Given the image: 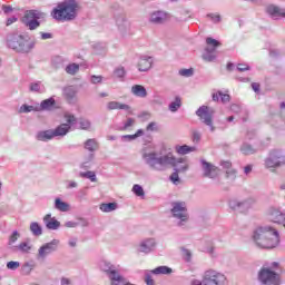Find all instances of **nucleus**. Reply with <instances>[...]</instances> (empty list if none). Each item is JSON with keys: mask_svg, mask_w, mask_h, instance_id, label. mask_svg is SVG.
Segmentation results:
<instances>
[{"mask_svg": "<svg viewBox=\"0 0 285 285\" xmlns=\"http://www.w3.org/2000/svg\"><path fill=\"white\" fill-rule=\"evenodd\" d=\"M141 159L149 170L164 173L168 168H174L176 173H186L188 165L183 158H176L173 154L160 155L153 146H146L140 150Z\"/></svg>", "mask_w": 285, "mask_h": 285, "instance_id": "f257e3e1", "label": "nucleus"}, {"mask_svg": "<svg viewBox=\"0 0 285 285\" xmlns=\"http://www.w3.org/2000/svg\"><path fill=\"white\" fill-rule=\"evenodd\" d=\"M254 242L259 248H276L279 246V232L272 226H262L254 232Z\"/></svg>", "mask_w": 285, "mask_h": 285, "instance_id": "f03ea898", "label": "nucleus"}, {"mask_svg": "<svg viewBox=\"0 0 285 285\" xmlns=\"http://www.w3.org/2000/svg\"><path fill=\"white\" fill-rule=\"evenodd\" d=\"M77 10H79V3L76 0H66L52 10L51 16L57 21H72L77 19Z\"/></svg>", "mask_w": 285, "mask_h": 285, "instance_id": "7ed1b4c3", "label": "nucleus"}, {"mask_svg": "<svg viewBox=\"0 0 285 285\" xmlns=\"http://www.w3.org/2000/svg\"><path fill=\"white\" fill-rule=\"evenodd\" d=\"M7 46L16 52L28 53L35 48V42L28 35L13 33L8 37Z\"/></svg>", "mask_w": 285, "mask_h": 285, "instance_id": "20e7f679", "label": "nucleus"}, {"mask_svg": "<svg viewBox=\"0 0 285 285\" xmlns=\"http://www.w3.org/2000/svg\"><path fill=\"white\" fill-rule=\"evenodd\" d=\"M171 215L174 219L177 220V226L179 228H185L186 224H188V207L186 202H173L171 203Z\"/></svg>", "mask_w": 285, "mask_h": 285, "instance_id": "39448f33", "label": "nucleus"}, {"mask_svg": "<svg viewBox=\"0 0 285 285\" xmlns=\"http://www.w3.org/2000/svg\"><path fill=\"white\" fill-rule=\"evenodd\" d=\"M258 282L262 285H282V275L269 267H263L258 272Z\"/></svg>", "mask_w": 285, "mask_h": 285, "instance_id": "423d86ee", "label": "nucleus"}, {"mask_svg": "<svg viewBox=\"0 0 285 285\" xmlns=\"http://www.w3.org/2000/svg\"><path fill=\"white\" fill-rule=\"evenodd\" d=\"M285 166V150L284 149H272L268 157L265 159V168H282Z\"/></svg>", "mask_w": 285, "mask_h": 285, "instance_id": "0eeeda50", "label": "nucleus"}, {"mask_svg": "<svg viewBox=\"0 0 285 285\" xmlns=\"http://www.w3.org/2000/svg\"><path fill=\"white\" fill-rule=\"evenodd\" d=\"M46 13L39 11V10H28L24 13V17L22 19L24 26L29 28V30H37L41 26V22H39V19H43Z\"/></svg>", "mask_w": 285, "mask_h": 285, "instance_id": "6e6552de", "label": "nucleus"}, {"mask_svg": "<svg viewBox=\"0 0 285 285\" xmlns=\"http://www.w3.org/2000/svg\"><path fill=\"white\" fill-rule=\"evenodd\" d=\"M204 285H226V275L214 269H208L203 275Z\"/></svg>", "mask_w": 285, "mask_h": 285, "instance_id": "1a4fd4ad", "label": "nucleus"}, {"mask_svg": "<svg viewBox=\"0 0 285 285\" xmlns=\"http://www.w3.org/2000/svg\"><path fill=\"white\" fill-rule=\"evenodd\" d=\"M196 115L205 126H208L210 132H215V127L213 126V115H215V109L203 105L196 110Z\"/></svg>", "mask_w": 285, "mask_h": 285, "instance_id": "9d476101", "label": "nucleus"}, {"mask_svg": "<svg viewBox=\"0 0 285 285\" xmlns=\"http://www.w3.org/2000/svg\"><path fill=\"white\" fill-rule=\"evenodd\" d=\"M206 45L205 51L203 53V60L207 61L208 63L215 61L217 59V55H215V50L222 46V42L219 40H216L214 38H206Z\"/></svg>", "mask_w": 285, "mask_h": 285, "instance_id": "9b49d317", "label": "nucleus"}, {"mask_svg": "<svg viewBox=\"0 0 285 285\" xmlns=\"http://www.w3.org/2000/svg\"><path fill=\"white\" fill-rule=\"evenodd\" d=\"M59 244H60L59 239H52L51 242L40 246V248L38 249L37 259H46L48 255H52V253H57V250H59Z\"/></svg>", "mask_w": 285, "mask_h": 285, "instance_id": "f8f14e48", "label": "nucleus"}, {"mask_svg": "<svg viewBox=\"0 0 285 285\" xmlns=\"http://www.w3.org/2000/svg\"><path fill=\"white\" fill-rule=\"evenodd\" d=\"M253 206H255L254 198H248L243 202L237 199L229 200V208H232V210H236L237 213H248Z\"/></svg>", "mask_w": 285, "mask_h": 285, "instance_id": "ddd939ff", "label": "nucleus"}, {"mask_svg": "<svg viewBox=\"0 0 285 285\" xmlns=\"http://www.w3.org/2000/svg\"><path fill=\"white\" fill-rule=\"evenodd\" d=\"M85 150H88L89 153V156L87 157V161L82 163L80 168H90V161H92V159H95V154L92 153H96V150H99V142H97V139L95 138H90V139H87L86 142H85Z\"/></svg>", "mask_w": 285, "mask_h": 285, "instance_id": "4468645a", "label": "nucleus"}, {"mask_svg": "<svg viewBox=\"0 0 285 285\" xmlns=\"http://www.w3.org/2000/svg\"><path fill=\"white\" fill-rule=\"evenodd\" d=\"M267 219L273 222V224H278L282 226L285 222V210L281 207L272 206L267 209Z\"/></svg>", "mask_w": 285, "mask_h": 285, "instance_id": "2eb2a0df", "label": "nucleus"}, {"mask_svg": "<svg viewBox=\"0 0 285 285\" xmlns=\"http://www.w3.org/2000/svg\"><path fill=\"white\" fill-rule=\"evenodd\" d=\"M155 248H157V239L155 238H145L137 245L138 253H144V255H150Z\"/></svg>", "mask_w": 285, "mask_h": 285, "instance_id": "dca6fc26", "label": "nucleus"}, {"mask_svg": "<svg viewBox=\"0 0 285 285\" xmlns=\"http://www.w3.org/2000/svg\"><path fill=\"white\" fill-rule=\"evenodd\" d=\"M153 63H155V58L148 55H141L138 58L137 69L139 72H148L153 68Z\"/></svg>", "mask_w": 285, "mask_h": 285, "instance_id": "f3484780", "label": "nucleus"}, {"mask_svg": "<svg viewBox=\"0 0 285 285\" xmlns=\"http://www.w3.org/2000/svg\"><path fill=\"white\" fill-rule=\"evenodd\" d=\"M200 164L203 166L204 177H208L209 179H215V177H217V175H219V168H217L213 164H210L204 159L200 160Z\"/></svg>", "mask_w": 285, "mask_h": 285, "instance_id": "a211bd4d", "label": "nucleus"}, {"mask_svg": "<svg viewBox=\"0 0 285 285\" xmlns=\"http://www.w3.org/2000/svg\"><path fill=\"white\" fill-rule=\"evenodd\" d=\"M62 95L68 104H76L77 102V87L75 86H67L62 89Z\"/></svg>", "mask_w": 285, "mask_h": 285, "instance_id": "6ab92c4d", "label": "nucleus"}, {"mask_svg": "<svg viewBox=\"0 0 285 285\" xmlns=\"http://www.w3.org/2000/svg\"><path fill=\"white\" fill-rule=\"evenodd\" d=\"M43 224L48 230H59L61 227V223L52 217V214H47L43 217Z\"/></svg>", "mask_w": 285, "mask_h": 285, "instance_id": "aec40b11", "label": "nucleus"}, {"mask_svg": "<svg viewBox=\"0 0 285 285\" xmlns=\"http://www.w3.org/2000/svg\"><path fill=\"white\" fill-rule=\"evenodd\" d=\"M266 12L272 19H281V17H285V9H282L275 4L267 6Z\"/></svg>", "mask_w": 285, "mask_h": 285, "instance_id": "412c9836", "label": "nucleus"}, {"mask_svg": "<svg viewBox=\"0 0 285 285\" xmlns=\"http://www.w3.org/2000/svg\"><path fill=\"white\" fill-rule=\"evenodd\" d=\"M107 110H126L129 115L132 112L130 105L121 104L119 101H109L107 104Z\"/></svg>", "mask_w": 285, "mask_h": 285, "instance_id": "4be33fe9", "label": "nucleus"}, {"mask_svg": "<svg viewBox=\"0 0 285 285\" xmlns=\"http://www.w3.org/2000/svg\"><path fill=\"white\" fill-rule=\"evenodd\" d=\"M37 141H51L55 139V135L52 129L41 130L36 134Z\"/></svg>", "mask_w": 285, "mask_h": 285, "instance_id": "5701e85b", "label": "nucleus"}, {"mask_svg": "<svg viewBox=\"0 0 285 285\" xmlns=\"http://www.w3.org/2000/svg\"><path fill=\"white\" fill-rule=\"evenodd\" d=\"M131 95H134V97H139L140 99H146V97H148V91L146 90V87L141 85H134L131 87Z\"/></svg>", "mask_w": 285, "mask_h": 285, "instance_id": "b1692460", "label": "nucleus"}, {"mask_svg": "<svg viewBox=\"0 0 285 285\" xmlns=\"http://www.w3.org/2000/svg\"><path fill=\"white\" fill-rule=\"evenodd\" d=\"M220 166L226 170V178L230 179V181H235V177H237V171L230 168L233 164H230V161L227 160V161H222Z\"/></svg>", "mask_w": 285, "mask_h": 285, "instance_id": "393cba45", "label": "nucleus"}, {"mask_svg": "<svg viewBox=\"0 0 285 285\" xmlns=\"http://www.w3.org/2000/svg\"><path fill=\"white\" fill-rule=\"evenodd\" d=\"M53 138L55 137H66L70 132V125L61 124L60 126L52 129Z\"/></svg>", "mask_w": 285, "mask_h": 285, "instance_id": "a878e982", "label": "nucleus"}, {"mask_svg": "<svg viewBox=\"0 0 285 285\" xmlns=\"http://www.w3.org/2000/svg\"><path fill=\"white\" fill-rule=\"evenodd\" d=\"M55 106H57V101L55 97H50L41 101L40 110H55Z\"/></svg>", "mask_w": 285, "mask_h": 285, "instance_id": "bb28decb", "label": "nucleus"}, {"mask_svg": "<svg viewBox=\"0 0 285 285\" xmlns=\"http://www.w3.org/2000/svg\"><path fill=\"white\" fill-rule=\"evenodd\" d=\"M53 206L56 210H59L60 213H68V210H70V204L61 200V198H56Z\"/></svg>", "mask_w": 285, "mask_h": 285, "instance_id": "cd10ccee", "label": "nucleus"}, {"mask_svg": "<svg viewBox=\"0 0 285 285\" xmlns=\"http://www.w3.org/2000/svg\"><path fill=\"white\" fill-rule=\"evenodd\" d=\"M166 21V12L164 11H156L150 16L151 23H164Z\"/></svg>", "mask_w": 285, "mask_h": 285, "instance_id": "c85d7f7f", "label": "nucleus"}, {"mask_svg": "<svg viewBox=\"0 0 285 285\" xmlns=\"http://www.w3.org/2000/svg\"><path fill=\"white\" fill-rule=\"evenodd\" d=\"M175 150L178 155H189V153H195V150H197L196 147H190L188 145H177L175 147Z\"/></svg>", "mask_w": 285, "mask_h": 285, "instance_id": "c756f323", "label": "nucleus"}, {"mask_svg": "<svg viewBox=\"0 0 285 285\" xmlns=\"http://www.w3.org/2000/svg\"><path fill=\"white\" fill-rule=\"evenodd\" d=\"M153 275H171L173 273V268L163 265V266H158L155 269H151Z\"/></svg>", "mask_w": 285, "mask_h": 285, "instance_id": "7c9ffc66", "label": "nucleus"}, {"mask_svg": "<svg viewBox=\"0 0 285 285\" xmlns=\"http://www.w3.org/2000/svg\"><path fill=\"white\" fill-rule=\"evenodd\" d=\"M29 228L35 237H41L43 235V228L37 222H32Z\"/></svg>", "mask_w": 285, "mask_h": 285, "instance_id": "2f4dec72", "label": "nucleus"}, {"mask_svg": "<svg viewBox=\"0 0 285 285\" xmlns=\"http://www.w3.org/2000/svg\"><path fill=\"white\" fill-rule=\"evenodd\" d=\"M99 267L104 273H106V275H108V274L112 273L115 265H112V263H110L108 261H100Z\"/></svg>", "mask_w": 285, "mask_h": 285, "instance_id": "473e14b6", "label": "nucleus"}, {"mask_svg": "<svg viewBox=\"0 0 285 285\" xmlns=\"http://www.w3.org/2000/svg\"><path fill=\"white\" fill-rule=\"evenodd\" d=\"M240 153H243V155H255V153H257V148L253 147L248 142H244L240 147Z\"/></svg>", "mask_w": 285, "mask_h": 285, "instance_id": "72a5a7b5", "label": "nucleus"}, {"mask_svg": "<svg viewBox=\"0 0 285 285\" xmlns=\"http://www.w3.org/2000/svg\"><path fill=\"white\" fill-rule=\"evenodd\" d=\"M139 137H144V129H138L134 135H124L121 139L122 141H135Z\"/></svg>", "mask_w": 285, "mask_h": 285, "instance_id": "f704fd0d", "label": "nucleus"}, {"mask_svg": "<svg viewBox=\"0 0 285 285\" xmlns=\"http://www.w3.org/2000/svg\"><path fill=\"white\" fill-rule=\"evenodd\" d=\"M94 52L99 56H104L107 52V46L104 42H97L94 45Z\"/></svg>", "mask_w": 285, "mask_h": 285, "instance_id": "c9c22d12", "label": "nucleus"}, {"mask_svg": "<svg viewBox=\"0 0 285 285\" xmlns=\"http://www.w3.org/2000/svg\"><path fill=\"white\" fill-rule=\"evenodd\" d=\"M65 72H67V75H71V77H75V75L79 72V63L72 62L67 65L65 68Z\"/></svg>", "mask_w": 285, "mask_h": 285, "instance_id": "e433bc0d", "label": "nucleus"}, {"mask_svg": "<svg viewBox=\"0 0 285 285\" xmlns=\"http://www.w3.org/2000/svg\"><path fill=\"white\" fill-rule=\"evenodd\" d=\"M117 208V203H104L100 205L102 213H112Z\"/></svg>", "mask_w": 285, "mask_h": 285, "instance_id": "4c0bfd02", "label": "nucleus"}, {"mask_svg": "<svg viewBox=\"0 0 285 285\" xmlns=\"http://www.w3.org/2000/svg\"><path fill=\"white\" fill-rule=\"evenodd\" d=\"M79 177L82 179H90L92 183L97 181V174L95 171H80Z\"/></svg>", "mask_w": 285, "mask_h": 285, "instance_id": "58836bf2", "label": "nucleus"}, {"mask_svg": "<svg viewBox=\"0 0 285 285\" xmlns=\"http://www.w3.org/2000/svg\"><path fill=\"white\" fill-rule=\"evenodd\" d=\"M181 108V98L176 97L174 101L169 104L170 112H177Z\"/></svg>", "mask_w": 285, "mask_h": 285, "instance_id": "ea45409f", "label": "nucleus"}, {"mask_svg": "<svg viewBox=\"0 0 285 285\" xmlns=\"http://www.w3.org/2000/svg\"><path fill=\"white\" fill-rule=\"evenodd\" d=\"M35 110H38L37 108H35V106H30V105H22L18 112L20 115H28V112H33Z\"/></svg>", "mask_w": 285, "mask_h": 285, "instance_id": "a19ab883", "label": "nucleus"}, {"mask_svg": "<svg viewBox=\"0 0 285 285\" xmlns=\"http://www.w3.org/2000/svg\"><path fill=\"white\" fill-rule=\"evenodd\" d=\"M183 253V259L189 264V262H193V252L190 249L181 247Z\"/></svg>", "mask_w": 285, "mask_h": 285, "instance_id": "79ce46f5", "label": "nucleus"}, {"mask_svg": "<svg viewBox=\"0 0 285 285\" xmlns=\"http://www.w3.org/2000/svg\"><path fill=\"white\" fill-rule=\"evenodd\" d=\"M32 271H35L33 263L28 262L22 265V274L23 275H30L32 273Z\"/></svg>", "mask_w": 285, "mask_h": 285, "instance_id": "37998d69", "label": "nucleus"}, {"mask_svg": "<svg viewBox=\"0 0 285 285\" xmlns=\"http://www.w3.org/2000/svg\"><path fill=\"white\" fill-rule=\"evenodd\" d=\"M132 193L136 195V197H145L146 193L144 191V187L141 185H134L132 186Z\"/></svg>", "mask_w": 285, "mask_h": 285, "instance_id": "c03bdc74", "label": "nucleus"}, {"mask_svg": "<svg viewBox=\"0 0 285 285\" xmlns=\"http://www.w3.org/2000/svg\"><path fill=\"white\" fill-rule=\"evenodd\" d=\"M107 276L109 277L110 282H116L124 277L119 274V272H117L116 267L112 269V272L108 273Z\"/></svg>", "mask_w": 285, "mask_h": 285, "instance_id": "a18cd8bd", "label": "nucleus"}, {"mask_svg": "<svg viewBox=\"0 0 285 285\" xmlns=\"http://www.w3.org/2000/svg\"><path fill=\"white\" fill-rule=\"evenodd\" d=\"M65 119L67 121L65 125L70 126V128H72V126H75V124H77V117H75V115H72V114L65 115Z\"/></svg>", "mask_w": 285, "mask_h": 285, "instance_id": "49530a36", "label": "nucleus"}, {"mask_svg": "<svg viewBox=\"0 0 285 285\" xmlns=\"http://www.w3.org/2000/svg\"><path fill=\"white\" fill-rule=\"evenodd\" d=\"M178 75L180 77H186V78H189V77H193L195 75V70L193 68H189V69H180L178 71Z\"/></svg>", "mask_w": 285, "mask_h": 285, "instance_id": "de8ad7c7", "label": "nucleus"}, {"mask_svg": "<svg viewBox=\"0 0 285 285\" xmlns=\"http://www.w3.org/2000/svg\"><path fill=\"white\" fill-rule=\"evenodd\" d=\"M114 75L118 79H124L126 77V69L124 67H118L115 69Z\"/></svg>", "mask_w": 285, "mask_h": 285, "instance_id": "09e8293b", "label": "nucleus"}, {"mask_svg": "<svg viewBox=\"0 0 285 285\" xmlns=\"http://www.w3.org/2000/svg\"><path fill=\"white\" fill-rule=\"evenodd\" d=\"M78 124H79L81 130H90V126H91L90 120L80 119Z\"/></svg>", "mask_w": 285, "mask_h": 285, "instance_id": "8fccbe9b", "label": "nucleus"}, {"mask_svg": "<svg viewBox=\"0 0 285 285\" xmlns=\"http://www.w3.org/2000/svg\"><path fill=\"white\" fill-rule=\"evenodd\" d=\"M145 282L147 285H155V281L153 279V271H147L145 273Z\"/></svg>", "mask_w": 285, "mask_h": 285, "instance_id": "3c124183", "label": "nucleus"}, {"mask_svg": "<svg viewBox=\"0 0 285 285\" xmlns=\"http://www.w3.org/2000/svg\"><path fill=\"white\" fill-rule=\"evenodd\" d=\"M89 81L90 83H94V86H97V83H101V81H104V76L92 75L90 76Z\"/></svg>", "mask_w": 285, "mask_h": 285, "instance_id": "603ef678", "label": "nucleus"}, {"mask_svg": "<svg viewBox=\"0 0 285 285\" xmlns=\"http://www.w3.org/2000/svg\"><path fill=\"white\" fill-rule=\"evenodd\" d=\"M19 266H21V263L16 262V261H10L7 263V268L9 271H17V268H19Z\"/></svg>", "mask_w": 285, "mask_h": 285, "instance_id": "864d4df0", "label": "nucleus"}, {"mask_svg": "<svg viewBox=\"0 0 285 285\" xmlns=\"http://www.w3.org/2000/svg\"><path fill=\"white\" fill-rule=\"evenodd\" d=\"M147 132H157L159 130V127L157 126V122L151 121L146 127Z\"/></svg>", "mask_w": 285, "mask_h": 285, "instance_id": "5fc2aeb1", "label": "nucleus"}, {"mask_svg": "<svg viewBox=\"0 0 285 285\" xmlns=\"http://www.w3.org/2000/svg\"><path fill=\"white\" fill-rule=\"evenodd\" d=\"M207 17L213 23H219V21H222V16H219V13H208Z\"/></svg>", "mask_w": 285, "mask_h": 285, "instance_id": "6e6d98bb", "label": "nucleus"}, {"mask_svg": "<svg viewBox=\"0 0 285 285\" xmlns=\"http://www.w3.org/2000/svg\"><path fill=\"white\" fill-rule=\"evenodd\" d=\"M63 61H66V59L58 56V57L53 58L52 63L56 68H61L63 66Z\"/></svg>", "mask_w": 285, "mask_h": 285, "instance_id": "4d7b16f0", "label": "nucleus"}, {"mask_svg": "<svg viewBox=\"0 0 285 285\" xmlns=\"http://www.w3.org/2000/svg\"><path fill=\"white\" fill-rule=\"evenodd\" d=\"M170 181H173V184H175V186L179 185V171H175L170 175L169 177Z\"/></svg>", "mask_w": 285, "mask_h": 285, "instance_id": "13d9d810", "label": "nucleus"}, {"mask_svg": "<svg viewBox=\"0 0 285 285\" xmlns=\"http://www.w3.org/2000/svg\"><path fill=\"white\" fill-rule=\"evenodd\" d=\"M31 92H41V82H32L30 85Z\"/></svg>", "mask_w": 285, "mask_h": 285, "instance_id": "bf43d9fd", "label": "nucleus"}, {"mask_svg": "<svg viewBox=\"0 0 285 285\" xmlns=\"http://www.w3.org/2000/svg\"><path fill=\"white\" fill-rule=\"evenodd\" d=\"M66 188L67 190H72V188H79V183L75 180H67Z\"/></svg>", "mask_w": 285, "mask_h": 285, "instance_id": "052dcab7", "label": "nucleus"}, {"mask_svg": "<svg viewBox=\"0 0 285 285\" xmlns=\"http://www.w3.org/2000/svg\"><path fill=\"white\" fill-rule=\"evenodd\" d=\"M17 239H19V232L14 230L9 238L10 246H12V244H16Z\"/></svg>", "mask_w": 285, "mask_h": 285, "instance_id": "680f3d73", "label": "nucleus"}, {"mask_svg": "<svg viewBox=\"0 0 285 285\" xmlns=\"http://www.w3.org/2000/svg\"><path fill=\"white\" fill-rule=\"evenodd\" d=\"M193 141L194 144H199L202 141V132L197 130L193 131Z\"/></svg>", "mask_w": 285, "mask_h": 285, "instance_id": "e2e57ef3", "label": "nucleus"}, {"mask_svg": "<svg viewBox=\"0 0 285 285\" xmlns=\"http://www.w3.org/2000/svg\"><path fill=\"white\" fill-rule=\"evenodd\" d=\"M236 70H238V72H246V70H250V66L246 63H238Z\"/></svg>", "mask_w": 285, "mask_h": 285, "instance_id": "0e129e2a", "label": "nucleus"}, {"mask_svg": "<svg viewBox=\"0 0 285 285\" xmlns=\"http://www.w3.org/2000/svg\"><path fill=\"white\" fill-rule=\"evenodd\" d=\"M219 97H220L222 104H228V101H230V95L228 94H224L219 91Z\"/></svg>", "mask_w": 285, "mask_h": 285, "instance_id": "69168bd1", "label": "nucleus"}, {"mask_svg": "<svg viewBox=\"0 0 285 285\" xmlns=\"http://www.w3.org/2000/svg\"><path fill=\"white\" fill-rule=\"evenodd\" d=\"M19 250L22 253H28L30 250V245L28 243H20L18 246Z\"/></svg>", "mask_w": 285, "mask_h": 285, "instance_id": "338daca9", "label": "nucleus"}, {"mask_svg": "<svg viewBox=\"0 0 285 285\" xmlns=\"http://www.w3.org/2000/svg\"><path fill=\"white\" fill-rule=\"evenodd\" d=\"M131 126H135V119L128 118L121 130H128V128H130Z\"/></svg>", "mask_w": 285, "mask_h": 285, "instance_id": "774afa93", "label": "nucleus"}]
</instances>
